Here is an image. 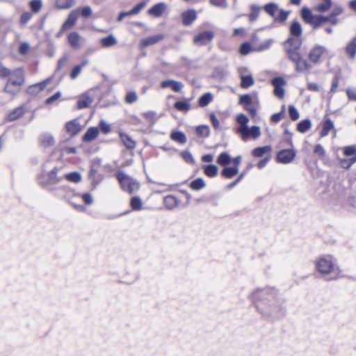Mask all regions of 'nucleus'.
Listing matches in <instances>:
<instances>
[{
    "label": "nucleus",
    "mask_w": 356,
    "mask_h": 356,
    "mask_svg": "<svg viewBox=\"0 0 356 356\" xmlns=\"http://www.w3.org/2000/svg\"><path fill=\"white\" fill-rule=\"evenodd\" d=\"M257 311L264 318H275L285 312L284 301L275 287L257 289L250 294Z\"/></svg>",
    "instance_id": "1"
},
{
    "label": "nucleus",
    "mask_w": 356,
    "mask_h": 356,
    "mask_svg": "<svg viewBox=\"0 0 356 356\" xmlns=\"http://www.w3.org/2000/svg\"><path fill=\"white\" fill-rule=\"evenodd\" d=\"M314 264L315 270L327 280L333 281L343 277L342 271L332 255H321L315 259Z\"/></svg>",
    "instance_id": "2"
},
{
    "label": "nucleus",
    "mask_w": 356,
    "mask_h": 356,
    "mask_svg": "<svg viewBox=\"0 0 356 356\" xmlns=\"http://www.w3.org/2000/svg\"><path fill=\"white\" fill-rule=\"evenodd\" d=\"M25 82V75L21 68H17L12 72L4 88V92L15 95L21 90V87Z\"/></svg>",
    "instance_id": "3"
},
{
    "label": "nucleus",
    "mask_w": 356,
    "mask_h": 356,
    "mask_svg": "<svg viewBox=\"0 0 356 356\" xmlns=\"http://www.w3.org/2000/svg\"><path fill=\"white\" fill-rule=\"evenodd\" d=\"M116 178L124 191L132 194L139 189L138 181L122 171L116 173Z\"/></svg>",
    "instance_id": "4"
},
{
    "label": "nucleus",
    "mask_w": 356,
    "mask_h": 356,
    "mask_svg": "<svg viewBox=\"0 0 356 356\" xmlns=\"http://www.w3.org/2000/svg\"><path fill=\"white\" fill-rule=\"evenodd\" d=\"M58 168H54L47 174L42 175L38 177L39 184L43 186L59 183L61 178L57 176Z\"/></svg>",
    "instance_id": "5"
},
{
    "label": "nucleus",
    "mask_w": 356,
    "mask_h": 356,
    "mask_svg": "<svg viewBox=\"0 0 356 356\" xmlns=\"http://www.w3.org/2000/svg\"><path fill=\"white\" fill-rule=\"evenodd\" d=\"M289 58L296 64V70L297 72H305L309 70L312 67L307 60L302 59L300 53L291 54Z\"/></svg>",
    "instance_id": "6"
},
{
    "label": "nucleus",
    "mask_w": 356,
    "mask_h": 356,
    "mask_svg": "<svg viewBox=\"0 0 356 356\" xmlns=\"http://www.w3.org/2000/svg\"><path fill=\"white\" fill-rule=\"evenodd\" d=\"M301 44L302 41L298 37L290 38L285 42V50L289 58H290L291 54L300 53L299 49Z\"/></svg>",
    "instance_id": "7"
},
{
    "label": "nucleus",
    "mask_w": 356,
    "mask_h": 356,
    "mask_svg": "<svg viewBox=\"0 0 356 356\" xmlns=\"http://www.w3.org/2000/svg\"><path fill=\"white\" fill-rule=\"evenodd\" d=\"M296 155V151L292 149H282L277 153L276 159L280 163L288 164L294 160Z\"/></svg>",
    "instance_id": "8"
},
{
    "label": "nucleus",
    "mask_w": 356,
    "mask_h": 356,
    "mask_svg": "<svg viewBox=\"0 0 356 356\" xmlns=\"http://www.w3.org/2000/svg\"><path fill=\"white\" fill-rule=\"evenodd\" d=\"M272 85L274 86V95L279 99H282L285 94L284 86L286 81L282 77L274 78L271 81Z\"/></svg>",
    "instance_id": "9"
},
{
    "label": "nucleus",
    "mask_w": 356,
    "mask_h": 356,
    "mask_svg": "<svg viewBox=\"0 0 356 356\" xmlns=\"http://www.w3.org/2000/svg\"><path fill=\"white\" fill-rule=\"evenodd\" d=\"M325 47L320 45L315 46L309 54L310 61L314 63L320 62L321 58L327 53Z\"/></svg>",
    "instance_id": "10"
},
{
    "label": "nucleus",
    "mask_w": 356,
    "mask_h": 356,
    "mask_svg": "<svg viewBox=\"0 0 356 356\" xmlns=\"http://www.w3.org/2000/svg\"><path fill=\"white\" fill-rule=\"evenodd\" d=\"M236 120L240 125L239 128L238 129V133L241 134V138H246L248 136L247 131L248 129V118L245 114L241 113L237 115Z\"/></svg>",
    "instance_id": "11"
},
{
    "label": "nucleus",
    "mask_w": 356,
    "mask_h": 356,
    "mask_svg": "<svg viewBox=\"0 0 356 356\" xmlns=\"http://www.w3.org/2000/svg\"><path fill=\"white\" fill-rule=\"evenodd\" d=\"M52 81V77H49L43 81L34 83L30 86L27 89V92L32 95H35L38 92L45 89L48 84Z\"/></svg>",
    "instance_id": "12"
},
{
    "label": "nucleus",
    "mask_w": 356,
    "mask_h": 356,
    "mask_svg": "<svg viewBox=\"0 0 356 356\" xmlns=\"http://www.w3.org/2000/svg\"><path fill=\"white\" fill-rule=\"evenodd\" d=\"M214 37L212 31H204L197 35L193 41L196 44L205 45L211 42Z\"/></svg>",
    "instance_id": "13"
},
{
    "label": "nucleus",
    "mask_w": 356,
    "mask_h": 356,
    "mask_svg": "<svg viewBox=\"0 0 356 356\" xmlns=\"http://www.w3.org/2000/svg\"><path fill=\"white\" fill-rule=\"evenodd\" d=\"M79 13V9H75L71 11L65 20V22L62 25V31L67 30L71 29L76 22Z\"/></svg>",
    "instance_id": "14"
},
{
    "label": "nucleus",
    "mask_w": 356,
    "mask_h": 356,
    "mask_svg": "<svg viewBox=\"0 0 356 356\" xmlns=\"http://www.w3.org/2000/svg\"><path fill=\"white\" fill-rule=\"evenodd\" d=\"M164 38L163 34H157L155 35L149 36L142 39L140 42V47L145 48L153 44H155L162 40Z\"/></svg>",
    "instance_id": "15"
},
{
    "label": "nucleus",
    "mask_w": 356,
    "mask_h": 356,
    "mask_svg": "<svg viewBox=\"0 0 356 356\" xmlns=\"http://www.w3.org/2000/svg\"><path fill=\"white\" fill-rule=\"evenodd\" d=\"M163 205L168 210H174L179 205L180 201L174 195H169L163 197Z\"/></svg>",
    "instance_id": "16"
},
{
    "label": "nucleus",
    "mask_w": 356,
    "mask_h": 356,
    "mask_svg": "<svg viewBox=\"0 0 356 356\" xmlns=\"http://www.w3.org/2000/svg\"><path fill=\"white\" fill-rule=\"evenodd\" d=\"M88 179L91 182L92 188L95 189L97 186V185L102 181V180L103 179V177L102 175L97 172V170L96 169H95L93 167H91L88 172Z\"/></svg>",
    "instance_id": "17"
},
{
    "label": "nucleus",
    "mask_w": 356,
    "mask_h": 356,
    "mask_svg": "<svg viewBox=\"0 0 356 356\" xmlns=\"http://www.w3.org/2000/svg\"><path fill=\"white\" fill-rule=\"evenodd\" d=\"M146 6V2H140L138 5H136L134 8H133L131 10L127 12H122L120 13L118 20L119 22L122 21L124 17L138 14L140 10Z\"/></svg>",
    "instance_id": "18"
},
{
    "label": "nucleus",
    "mask_w": 356,
    "mask_h": 356,
    "mask_svg": "<svg viewBox=\"0 0 356 356\" xmlns=\"http://www.w3.org/2000/svg\"><path fill=\"white\" fill-rule=\"evenodd\" d=\"M67 40L72 48L76 49L81 48V36L77 32H71L67 36Z\"/></svg>",
    "instance_id": "19"
},
{
    "label": "nucleus",
    "mask_w": 356,
    "mask_h": 356,
    "mask_svg": "<svg viewBox=\"0 0 356 356\" xmlns=\"http://www.w3.org/2000/svg\"><path fill=\"white\" fill-rule=\"evenodd\" d=\"M181 17L183 24L189 26L197 19V13L194 10H188L182 13Z\"/></svg>",
    "instance_id": "20"
},
{
    "label": "nucleus",
    "mask_w": 356,
    "mask_h": 356,
    "mask_svg": "<svg viewBox=\"0 0 356 356\" xmlns=\"http://www.w3.org/2000/svg\"><path fill=\"white\" fill-rule=\"evenodd\" d=\"M40 144L43 147H51L54 145V138L49 133H44L40 136Z\"/></svg>",
    "instance_id": "21"
},
{
    "label": "nucleus",
    "mask_w": 356,
    "mask_h": 356,
    "mask_svg": "<svg viewBox=\"0 0 356 356\" xmlns=\"http://www.w3.org/2000/svg\"><path fill=\"white\" fill-rule=\"evenodd\" d=\"M166 8V5L164 3H159L152 6L149 10L148 13L149 15L159 17L162 15L163 12Z\"/></svg>",
    "instance_id": "22"
},
{
    "label": "nucleus",
    "mask_w": 356,
    "mask_h": 356,
    "mask_svg": "<svg viewBox=\"0 0 356 356\" xmlns=\"http://www.w3.org/2000/svg\"><path fill=\"white\" fill-rule=\"evenodd\" d=\"M332 4V0H319L314 10L318 13H326L330 9Z\"/></svg>",
    "instance_id": "23"
},
{
    "label": "nucleus",
    "mask_w": 356,
    "mask_h": 356,
    "mask_svg": "<svg viewBox=\"0 0 356 356\" xmlns=\"http://www.w3.org/2000/svg\"><path fill=\"white\" fill-rule=\"evenodd\" d=\"M67 131L72 136L76 135L81 130V126L76 120H73L66 123Z\"/></svg>",
    "instance_id": "24"
},
{
    "label": "nucleus",
    "mask_w": 356,
    "mask_h": 356,
    "mask_svg": "<svg viewBox=\"0 0 356 356\" xmlns=\"http://www.w3.org/2000/svg\"><path fill=\"white\" fill-rule=\"evenodd\" d=\"M120 137L122 143L127 149H132L135 148L136 142L128 134L124 133H120Z\"/></svg>",
    "instance_id": "25"
},
{
    "label": "nucleus",
    "mask_w": 356,
    "mask_h": 356,
    "mask_svg": "<svg viewBox=\"0 0 356 356\" xmlns=\"http://www.w3.org/2000/svg\"><path fill=\"white\" fill-rule=\"evenodd\" d=\"M301 15L303 19V20L311 25L313 26V23L314 21V18L316 17V15H313L312 11L306 7H304L301 10Z\"/></svg>",
    "instance_id": "26"
},
{
    "label": "nucleus",
    "mask_w": 356,
    "mask_h": 356,
    "mask_svg": "<svg viewBox=\"0 0 356 356\" xmlns=\"http://www.w3.org/2000/svg\"><path fill=\"white\" fill-rule=\"evenodd\" d=\"M264 11L273 19H275L277 13L279 11V6L275 3H268L264 6Z\"/></svg>",
    "instance_id": "27"
},
{
    "label": "nucleus",
    "mask_w": 356,
    "mask_h": 356,
    "mask_svg": "<svg viewBox=\"0 0 356 356\" xmlns=\"http://www.w3.org/2000/svg\"><path fill=\"white\" fill-rule=\"evenodd\" d=\"M88 64V60L85 59L81 61V63L79 65H76L74 67L72 70L70 72V76L72 79H76L79 75L81 74V72L82 69L86 66Z\"/></svg>",
    "instance_id": "28"
},
{
    "label": "nucleus",
    "mask_w": 356,
    "mask_h": 356,
    "mask_svg": "<svg viewBox=\"0 0 356 356\" xmlns=\"http://www.w3.org/2000/svg\"><path fill=\"white\" fill-rule=\"evenodd\" d=\"M100 43L103 47L108 48L115 45L118 43V40L113 35L111 34L107 37L102 38Z\"/></svg>",
    "instance_id": "29"
},
{
    "label": "nucleus",
    "mask_w": 356,
    "mask_h": 356,
    "mask_svg": "<svg viewBox=\"0 0 356 356\" xmlns=\"http://www.w3.org/2000/svg\"><path fill=\"white\" fill-rule=\"evenodd\" d=\"M99 134V129L97 127H90L89 128L86 134L83 136V140L86 142H90L94 139H95Z\"/></svg>",
    "instance_id": "30"
},
{
    "label": "nucleus",
    "mask_w": 356,
    "mask_h": 356,
    "mask_svg": "<svg viewBox=\"0 0 356 356\" xmlns=\"http://www.w3.org/2000/svg\"><path fill=\"white\" fill-rule=\"evenodd\" d=\"M241 86L244 89H247L254 83V78L252 75H243L240 72Z\"/></svg>",
    "instance_id": "31"
},
{
    "label": "nucleus",
    "mask_w": 356,
    "mask_h": 356,
    "mask_svg": "<svg viewBox=\"0 0 356 356\" xmlns=\"http://www.w3.org/2000/svg\"><path fill=\"white\" fill-rule=\"evenodd\" d=\"M247 134L246 138H242L243 140H247L250 136L253 139L258 138L261 136L260 127L259 126H252L250 128L248 127Z\"/></svg>",
    "instance_id": "32"
},
{
    "label": "nucleus",
    "mask_w": 356,
    "mask_h": 356,
    "mask_svg": "<svg viewBox=\"0 0 356 356\" xmlns=\"http://www.w3.org/2000/svg\"><path fill=\"white\" fill-rule=\"evenodd\" d=\"M92 103V99L87 95H82L79 97L77 102V108L79 109H82L85 108H88Z\"/></svg>",
    "instance_id": "33"
},
{
    "label": "nucleus",
    "mask_w": 356,
    "mask_h": 356,
    "mask_svg": "<svg viewBox=\"0 0 356 356\" xmlns=\"http://www.w3.org/2000/svg\"><path fill=\"white\" fill-rule=\"evenodd\" d=\"M238 172V168L237 166L235 167H227L225 168L222 172L221 175L222 177L231 179L234 177L236 175H237Z\"/></svg>",
    "instance_id": "34"
},
{
    "label": "nucleus",
    "mask_w": 356,
    "mask_h": 356,
    "mask_svg": "<svg viewBox=\"0 0 356 356\" xmlns=\"http://www.w3.org/2000/svg\"><path fill=\"white\" fill-rule=\"evenodd\" d=\"M250 8V13L248 15V19L250 22H253L258 19L261 8L256 4H252Z\"/></svg>",
    "instance_id": "35"
},
{
    "label": "nucleus",
    "mask_w": 356,
    "mask_h": 356,
    "mask_svg": "<svg viewBox=\"0 0 356 356\" xmlns=\"http://www.w3.org/2000/svg\"><path fill=\"white\" fill-rule=\"evenodd\" d=\"M204 174L209 177H214L218 175V168L216 165L210 164L203 165Z\"/></svg>",
    "instance_id": "36"
},
{
    "label": "nucleus",
    "mask_w": 356,
    "mask_h": 356,
    "mask_svg": "<svg viewBox=\"0 0 356 356\" xmlns=\"http://www.w3.org/2000/svg\"><path fill=\"white\" fill-rule=\"evenodd\" d=\"M74 5V0H56V7L58 10L69 9Z\"/></svg>",
    "instance_id": "37"
},
{
    "label": "nucleus",
    "mask_w": 356,
    "mask_h": 356,
    "mask_svg": "<svg viewBox=\"0 0 356 356\" xmlns=\"http://www.w3.org/2000/svg\"><path fill=\"white\" fill-rule=\"evenodd\" d=\"M302 26L300 24L297 22H293L290 26V34L293 37H299L302 34Z\"/></svg>",
    "instance_id": "38"
},
{
    "label": "nucleus",
    "mask_w": 356,
    "mask_h": 356,
    "mask_svg": "<svg viewBox=\"0 0 356 356\" xmlns=\"http://www.w3.org/2000/svg\"><path fill=\"white\" fill-rule=\"evenodd\" d=\"M332 129H334L333 122L330 119H326L323 123V129L321 131V136H326Z\"/></svg>",
    "instance_id": "39"
},
{
    "label": "nucleus",
    "mask_w": 356,
    "mask_h": 356,
    "mask_svg": "<svg viewBox=\"0 0 356 356\" xmlns=\"http://www.w3.org/2000/svg\"><path fill=\"white\" fill-rule=\"evenodd\" d=\"M271 147L270 146H264L254 148L252 154L254 157H262L265 154L270 152Z\"/></svg>",
    "instance_id": "40"
},
{
    "label": "nucleus",
    "mask_w": 356,
    "mask_h": 356,
    "mask_svg": "<svg viewBox=\"0 0 356 356\" xmlns=\"http://www.w3.org/2000/svg\"><path fill=\"white\" fill-rule=\"evenodd\" d=\"M170 138L172 140L180 144H184L186 142V136L181 131H172L171 133Z\"/></svg>",
    "instance_id": "41"
},
{
    "label": "nucleus",
    "mask_w": 356,
    "mask_h": 356,
    "mask_svg": "<svg viewBox=\"0 0 356 356\" xmlns=\"http://www.w3.org/2000/svg\"><path fill=\"white\" fill-rule=\"evenodd\" d=\"M330 19H331V17L329 16L316 15V17L314 18V21L313 23V27L314 29H317V28L320 27L324 23L330 21Z\"/></svg>",
    "instance_id": "42"
},
{
    "label": "nucleus",
    "mask_w": 356,
    "mask_h": 356,
    "mask_svg": "<svg viewBox=\"0 0 356 356\" xmlns=\"http://www.w3.org/2000/svg\"><path fill=\"white\" fill-rule=\"evenodd\" d=\"M346 52L351 58H354L356 54V37L354 38L346 46Z\"/></svg>",
    "instance_id": "43"
},
{
    "label": "nucleus",
    "mask_w": 356,
    "mask_h": 356,
    "mask_svg": "<svg viewBox=\"0 0 356 356\" xmlns=\"http://www.w3.org/2000/svg\"><path fill=\"white\" fill-rule=\"evenodd\" d=\"M312 127V122L309 120L306 119L300 121L297 126V129L300 133L307 132Z\"/></svg>",
    "instance_id": "44"
},
{
    "label": "nucleus",
    "mask_w": 356,
    "mask_h": 356,
    "mask_svg": "<svg viewBox=\"0 0 356 356\" xmlns=\"http://www.w3.org/2000/svg\"><path fill=\"white\" fill-rule=\"evenodd\" d=\"M65 178L73 183H79L81 181V175L78 172H72L65 175Z\"/></svg>",
    "instance_id": "45"
},
{
    "label": "nucleus",
    "mask_w": 356,
    "mask_h": 356,
    "mask_svg": "<svg viewBox=\"0 0 356 356\" xmlns=\"http://www.w3.org/2000/svg\"><path fill=\"white\" fill-rule=\"evenodd\" d=\"M231 162L230 155L227 152L221 153L217 159V163L220 165H227Z\"/></svg>",
    "instance_id": "46"
},
{
    "label": "nucleus",
    "mask_w": 356,
    "mask_h": 356,
    "mask_svg": "<svg viewBox=\"0 0 356 356\" xmlns=\"http://www.w3.org/2000/svg\"><path fill=\"white\" fill-rule=\"evenodd\" d=\"M196 133L200 137L207 138L210 134V129L207 125H200L196 127Z\"/></svg>",
    "instance_id": "47"
},
{
    "label": "nucleus",
    "mask_w": 356,
    "mask_h": 356,
    "mask_svg": "<svg viewBox=\"0 0 356 356\" xmlns=\"http://www.w3.org/2000/svg\"><path fill=\"white\" fill-rule=\"evenodd\" d=\"M205 186V182L202 178H197L190 184V187L194 191H199Z\"/></svg>",
    "instance_id": "48"
},
{
    "label": "nucleus",
    "mask_w": 356,
    "mask_h": 356,
    "mask_svg": "<svg viewBox=\"0 0 356 356\" xmlns=\"http://www.w3.org/2000/svg\"><path fill=\"white\" fill-rule=\"evenodd\" d=\"M175 108L179 111H188L191 108V104L186 101H178L175 103Z\"/></svg>",
    "instance_id": "49"
},
{
    "label": "nucleus",
    "mask_w": 356,
    "mask_h": 356,
    "mask_svg": "<svg viewBox=\"0 0 356 356\" xmlns=\"http://www.w3.org/2000/svg\"><path fill=\"white\" fill-rule=\"evenodd\" d=\"M212 100V95L211 93H205L200 97L198 101L199 106L204 107L207 106Z\"/></svg>",
    "instance_id": "50"
},
{
    "label": "nucleus",
    "mask_w": 356,
    "mask_h": 356,
    "mask_svg": "<svg viewBox=\"0 0 356 356\" xmlns=\"http://www.w3.org/2000/svg\"><path fill=\"white\" fill-rule=\"evenodd\" d=\"M289 11H286L283 9H279V11L277 13V15L274 19L275 22H284L288 18L289 15Z\"/></svg>",
    "instance_id": "51"
},
{
    "label": "nucleus",
    "mask_w": 356,
    "mask_h": 356,
    "mask_svg": "<svg viewBox=\"0 0 356 356\" xmlns=\"http://www.w3.org/2000/svg\"><path fill=\"white\" fill-rule=\"evenodd\" d=\"M24 113L22 108H17L14 109L8 116L9 121H13L18 119Z\"/></svg>",
    "instance_id": "52"
},
{
    "label": "nucleus",
    "mask_w": 356,
    "mask_h": 356,
    "mask_svg": "<svg viewBox=\"0 0 356 356\" xmlns=\"http://www.w3.org/2000/svg\"><path fill=\"white\" fill-rule=\"evenodd\" d=\"M142 201L140 197L135 196L131 199L130 205L134 210H140L142 209Z\"/></svg>",
    "instance_id": "53"
},
{
    "label": "nucleus",
    "mask_w": 356,
    "mask_h": 356,
    "mask_svg": "<svg viewBox=\"0 0 356 356\" xmlns=\"http://www.w3.org/2000/svg\"><path fill=\"white\" fill-rule=\"evenodd\" d=\"M29 6L32 11L37 13L40 12L42 7V1L41 0H32L29 2Z\"/></svg>",
    "instance_id": "54"
},
{
    "label": "nucleus",
    "mask_w": 356,
    "mask_h": 356,
    "mask_svg": "<svg viewBox=\"0 0 356 356\" xmlns=\"http://www.w3.org/2000/svg\"><path fill=\"white\" fill-rule=\"evenodd\" d=\"M289 114L290 118L293 121L297 120L299 118V117H300V115H299V113H298V110L293 105H290L289 106Z\"/></svg>",
    "instance_id": "55"
},
{
    "label": "nucleus",
    "mask_w": 356,
    "mask_h": 356,
    "mask_svg": "<svg viewBox=\"0 0 356 356\" xmlns=\"http://www.w3.org/2000/svg\"><path fill=\"white\" fill-rule=\"evenodd\" d=\"M239 103L243 104L244 107L252 104V97L250 95L245 94L241 96Z\"/></svg>",
    "instance_id": "56"
},
{
    "label": "nucleus",
    "mask_w": 356,
    "mask_h": 356,
    "mask_svg": "<svg viewBox=\"0 0 356 356\" xmlns=\"http://www.w3.org/2000/svg\"><path fill=\"white\" fill-rule=\"evenodd\" d=\"M343 154L347 156H350L356 154V146L350 145L346 146L343 148Z\"/></svg>",
    "instance_id": "57"
},
{
    "label": "nucleus",
    "mask_w": 356,
    "mask_h": 356,
    "mask_svg": "<svg viewBox=\"0 0 356 356\" xmlns=\"http://www.w3.org/2000/svg\"><path fill=\"white\" fill-rule=\"evenodd\" d=\"M181 156L182 159L187 163H194L195 160L193 159V156L192 154L188 151H183L181 153Z\"/></svg>",
    "instance_id": "58"
},
{
    "label": "nucleus",
    "mask_w": 356,
    "mask_h": 356,
    "mask_svg": "<svg viewBox=\"0 0 356 356\" xmlns=\"http://www.w3.org/2000/svg\"><path fill=\"white\" fill-rule=\"evenodd\" d=\"M273 42L274 40L273 39H268L260 44L259 47H258V50L264 51L268 49Z\"/></svg>",
    "instance_id": "59"
},
{
    "label": "nucleus",
    "mask_w": 356,
    "mask_h": 356,
    "mask_svg": "<svg viewBox=\"0 0 356 356\" xmlns=\"http://www.w3.org/2000/svg\"><path fill=\"white\" fill-rule=\"evenodd\" d=\"M251 51V45L248 42L243 43L240 47V53L242 55H247Z\"/></svg>",
    "instance_id": "60"
},
{
    "label": "nucleus",
    "mask_w": 356,
    "mask_h": 356,
    "mask_svg": "<svg viewBox=\"0 0 356 356\" xmlns=\"http://www.w3.org/2000/svg\"><path fill=\"white\" fill-rule=\"evenodd\" d=\"M126 102L128 104H132L137 100V95L135 92H129L125 97Z\"/></svg>",
    "instance_id": "61"
},
{
    "label": "nucleus",
    "mask_w": 356,
    "mask_h": 356,
    "mask_svg": "<svg viewBox=\"0 0 356 356\" xmlns=\"http://www.w3.org/2000/svg\"><path fill=\"white\" fill-rule=\"evenodd\" d=\"M10 70L0 63V78H6L11 74Z\"/></svg>",
    "instance_id": "62"
},
{
    "label": "nucleus",
    "mask_w": 356,
    "mask_h": 356,
    "mask_svg": "<svg viewBox=\"0 0 356 356\" xmlns=\"http://www.w3.org/2000/svg\"><path fill=\"white\" fill-rule=\"evenodd\" d=\"M61 97V92L60 91L56 92L52 96L49 97L45 100L46 104H52Z\"/></svg>",
    "instance_id": "63"
},
{
    "label": "nucleus",
    "mask_w": 356,
    "mask_h": 356,
    "mask_svg": "<svg viewBox=\"0 0 356 356\" xmlns=\"http://www.w3.org/2000/svg\"><path fill=\"white\" fill-rule=\"evenodd\" d=\"M79 12H81V15L83 17H88L92 14V8L90 6H85L81 9H79Z\"/></svg>",
    "instance_id": "64"
}]
</instances>
